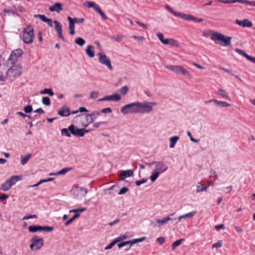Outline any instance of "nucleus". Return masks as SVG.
<instances>
[{
  "label": "nucleus",
  "instance_id": "12",
  "mask_svg": "<svg viewBox=\"0 0 255 255\" xmlns=\"http://www.w3.org/2000/svg\"><path fill=\"white\" fill-rule=\"evenodd\" d=\"M73 192L75 198H81L86 196L87 190L86 188L77 186L73 189Z\"/></svg>",
  "mask_w": 255,
  "mask_h": 255
},
{
  "label": "nucleus",
  "instance_id": "35",
  "mask_svg": "<svg viewBox=\"0 0 255 255\" xmlns=\"http://www.w3.org/2000/svg\"><path fill=\"white\" fill-rule=\"evenodd\" d=\"M11 186L10 185V184L9 183L7 180H6L3 183H2L1 185L0 189L1 190L6 191L8 190L10 188Z\"/></svg>",
  "mask_w": 255,
  "mask_h": 255
},
{
  "label": "nucleus",
  "instance_id": "32",
  "mask_svg": "<svg viewBox=\"0 0 255 255\" xmlns=\"http://www.w3.org/2000/svg\"><path fill=\"white\" fill-rule=\"evenodd\" d=\"M208 186H203L201 182H198L196 185V192L199 193L207 191Z\"/></svg>",
  "mask_w": 255,
  "mask_h": 255
},
{
  "label": "nucleus",
  "instance_id": "24",
  "mask_svg": "<svg viewBox=\"0 0 255 255\" xmlns=\"http://www.w3.org/2000/svg\"><path fill=\"white\" fill-rule=\"evenodd\" d=\"M166 8L171 13L174 15L176 16L179 17L183 19L185 13H183L181 12H176L174 11L168 5H165Z\"/></svg>",
  "mask_w": 255,
  "mask_h": 255
},
{
  "label": "nucleus",
  "instance_id": "4",
  "mask_svg": "<svg viewBox=\"0 0 255 255\" xmlns=\"http://www.w3.org/2000/svg\"><path fill=\"white\" fill-rule=\"evenodd\" d=\"M31 243L29 248L32 251L39 250L44 245L43 239L37 236H34L31 238Z\"/></svg>",
  "mask_w": 255,
  "mask_h": 255
},
{
  "label": "nucleus",
  "instance_id": "39",
  "mask_svg": "<svg viewBox=\"0 0 255 255\" xmlns=\"http://www.w3.org/2000/svg\"><path fill=\"white\" fill-rule=\"evenodd\" d=\"M156 35L160 41L162 43L164 44H167L168 43V40L167 39H163V35L161 33L158 32Z\"/></svg>",
  "mask_w": 255,
  "mask_h": 255
},
{
  "label": "nucleus",
  "instance_id": "26",
  "mask_svg": "<svg viewBox=\"0 0 255 255\" xmlns=\"http://www.w3.org/2000/svg\"><path fill=\"white\" fill-rule=\"evenodd\" d=\"M67 19L69 21V28L70 30V33L71 35H74L75 34L74 30V24L73 23V18L70 16H68Z\"/></svg>",
  "mask_w": 255,
  "mask_h": 255
},
{
  "label": "nucleus",
  "instance_id": "5",
  "mask_svg": "<svg viewBox=\"0 0 255 255\" xmlns=\"http://www.w3.org/2000/svg\"><path fill=\"white\" fill-rule=\"evenodd\" d=\"M156 105L155 102H138V113H149L152 111V106Z\"/></svg>",
  "mask_w": 255,
  "mask_h": 255
},
{
  "label": "nucleus",
  "instance_id": "45",
  "mask_svg": "<svg viewBox=\"0 0 255 255\" xmlns=\"http://www.w3.org/2000/svg\"><path fill=\"white\" fill-rule=\"evenodd\" d=\"M41 94H47L51 96H52L54 95V93L50 89H45L44 90L40 91Z\"/></svg>",
  "mask_w": 255,
  "mask_h": 255
},
{
  "label": "nucleus",
  "instance_id": "61",
  "mask_svg": "<svg viewBox=\"0 0 255 255\" xmlns=\"http://www.w3.org/2000/svg\"><path fill=\"white\" fill-rule=\"evenodd\" d=\"M123 36L122 35H118L116 36L113 37L112 38L117 42L121 41L123 39Z\"/></svg>",
  "mask_w": 255,
  "mask_h": 255
},
{
  "label": "nucleus",
  "instance_id": "44",
  "mask_svg": "<svg viewBox=\"0 0 255 255\" xmlns=\"http://www.w3.org/2000/svg\"><path fill=\"white\" fill-rule=\"evenodd\" d=\"M240 3L248 4L250 6L255 7V0L249 1L248 0H240Z\"/></svg>",
  "mask_w": 255,
  "mask_h": 255
},
{
  "label": "nucleus",
  "instance_id": "54",
  "mask_svg": "<svg viewBox=\"0 0 255 255\" xmlns=\"http://www.w3.org/2000/svg\"><path fill=\"white\" fill-rule=\"evenodd\" d=\"M236 51L239 54L244 56L246 58H247L249 55L246 53L245 52H244L243 50L240 49H236Z\"/></svg>",
  "mask_w": 255,
  "mask_h": 255
},
{
  "label": "nucleus",
  "instance_id": "53",
  "mask_svg": "<svg viewBox=\"0 0 255 255\" xmlns=\"http://www.w3.org/2000/svg\"><path fill=\"white\" fill-rule=\"evenodd\" d=\"M23 110L25 113H29L32 111V107L31 105H27L24 107Z\"/></svg>",
  "mask_w": 255,
  "mask_h": 255
},
{
  "label": "nucleus",
  "instance_id": "55",
  "mask_svg": "<svg viewBox=\"0 0 255 255\" xmlns=\"http://www.w3.org/2000/svg\"><path fill=\"white\" fill-rule=\"evenodd\" d=\"M99 95V92L98 91H93L90 94V98L92 99H96Z\"/></svg>",
  "mask_w": 255,
  "mask_h": 255
},
{
  "label": "nucleus",
  "instance_id": "37",
  "mask_svg": "<svg viewBox=\"0 0 255 255\" xmlns=\"http://www.w3.org/2000/svg\"><path fill=\"white\" fill-rule=\"evenodd\" d=\"M53 180V178H48L47 179H41L36 184L32 185L30 186V187H36V186H38V185H39L40 184H41L42 183L47 182H49V181H52Z\"/></svg>",
  "mask_w": 255,
  "mask_h": 255
},
{
  "label": "nucleus",
  "instance_id": "17",
  "mask_svg": "<svg viewBox=\"0 0 255 255\" xmlns=\"http://www.w3.org/2000/svg\"><path fill=\"white\" fill-rule=\"evenodd\" d=\"M236 23L243 27H251L253 25L252 22L248 19H245L243 20L237 19Z\"/></svg>",
  "mask_w": 255,
  "mask_h": 255
},
{
  "label": "nucleus",
  "instance_id": "51",
  "mask_svg": "<svg viewBox=\"0 0 255 255\" xmlns=\"http://www.w3.org/2000/svg\"><path fill=\"white\" fill-rule=\"evenodd\" d=\"M86 210V208L75 209L69 211L70 213L74 212L75 214L83 212Z\"/></svg>",
  "mask_w": 255,
  "mask_h": 255
},
{
  "label": "nucleus",
  "instance_id": "41",
  "mask_svg": "<svg viewBox=\"0 0 255 255\" xmlns=\"http://www.w3.org/2000/svg\"><path fill=\"white\" fill-rule=\"evenodd\" d=\"M159 173L154 170L153 171L151 175L150 176V179L152 182H154L158 178Z\"/></svg>",
  "mask_w": 255,
  "mask_h": 255
},
{
  "label": "nucleus",
  "instance_id": "21",
  "mask_svg": "<svg viewBox=\"0 0 255 255\" xmlns=\"http://www.w3.org/2000/svg\"><path fill=\"white\" fill-rule=\"evenodd\" d=\"M49 10L51 12L56 11L59 12L62 10V4L60 3L56 2L54 4L49 7Z\"/></svg>",
  "mask_w": 255,
  "mask_h": 255
},
{
  "label": "nucleus",
  "instance_id": "40",
  "mask_svg": "<svg viewBox=\"0 0 255 255\" xmlns=\"http://www.w3.org/2000/svg\"><path fill=\"white\" fill-rule=\"evenodd\" d=\"M80 216V213L75 214L72 218H70L67 221H66L64 225L65 226H68L75 219L78 218Z\"/></svg>",
  "mask_w": 255,
  "mask_h": 255
},
{
  "label": "nucleus",
  "instance_id": "6",
  "mask_svg": "<svg viewBox=\"0 0 255 255\" xmlns=\"http://www.w3.org/2000/svg\"><path fill=\"white\" fill-rule=\"evenodd\" d=\"M138 102L127 104L122 107L121 111L124 114L138 113Z\"/></svg>",
  "mask_w": 255,
  "mask_h": 255
},
{
  "label": "nucleus",
  "instance_id": "34",
  "mask_svg": "<svg viewBox=\"0 0 255 255\" xmlns=\"http://www.w3.org/2000/svg\"><path fill=\"white\" fill-rule=\"evenodd\" d=\"M155 221L156 222V223L155 224H153V226L154 227H160L161 226L167 224L165 222V220L164 218H163L161 219H155Z\"/></svg>",
  "mask_w": 255,
  "mask_h": 255
},
{
  "label": "nucleus",
  "instance_id": "13",
  "mask_svg": "<svg viewBox=\"0 0 255 255\" xmlns=\"http://www.w3.org/2000/svg\"><path fill=\"white\" fill-rule=\"evenodd\" d=\"M154 163L155 165V169L154 170L158 172L160 174L163 173L168 169L167 165L162 162L155 161Z\"/></svg>",
  "mask_w": 255,
  "mask_h": 255
},
{
  "label": "nucleus",
  "instance_id": "63",
  "mask_svg": "<svg viewBox=\"0 0 255 255\" xmlns=\"http://www.w3.org/2000/svg\"><path fill=\"white\" fill-rule=\"evenodd\" d=\"M128 245V241H124L122 242H121L118 244V247L119 249L122 248V247Z\"/></svg>",
  "mask_w": 255,
  "mask_h": 255
},
{
  "label": "nucleus",
  "instance_id": "19",
  "mask_svg": "<svg viewBox=\"0 0 255 255\" xmlns=\"http://www.w3.org/2000/svg\"><path fill=\"white\" fill-rule=\"evenodd\" d=\"M183 19L189 20V21H193L196 22H201L203 21L204 19L202 18H198L195 17L191 14H185Z\"/></svg>",
  "mask_w": 255,
  "mask_h": 255
},
{
  "label": "nucleus",
  "instance_id": "49",
  "mask_svg": "<svg viewBox=\"0 0 255 255\" xmlns=\"http://www.w3.org/2000/svg\"><path fill=\"white\" fill-rule=\"evenodd\" d=\"M128 90V88L127 86H125L121 88L119 90L120 93L123 95H126Z\"/></svg>",
  "mask_w": 255,
  "mask_h": 255
},
{
  "label": "nucleus",
  "instance_id": "48",
  "mask_svg": "<svg viewBox=\"0 0 255 255\" xmlns=\"http://www.w3.org/2000/svg\"><path fill=\"white\" fill-rule=\"evenodd\" d=\"M53 227L50 226H41V231H44L47 232H50L53 231Z\"/></svg>",
  "mask_w": 255,
  "mask_h": 255
},
{
  "label": "nucleus",
  "instance_id": "43",
  "mask_svg": "<svg viewBox=\"0 0 255 255\" xmlns=\"http://www.w3.org/2000/svg\"><path fill=\"white\" fill-rule=\"evenodd\" d=\"M75 42L79 46H82L85 44V40L81 37H78L75 40Z\"/></svg>",
  "mask_w": 255,
  "mask_h": 255
},
{
  "label": "nucleus",
  "instance_id": "57",
  "mask_svg": "<svg viewBox=\"0 0 255 255\" xmlns=\"http://www.w3.org/2000/svg\"><path fill=\"white\" fill-rule=\"evenodd\" d=\"M128 191V189L127 187H123L119 191L118 194L119 195L124 194L126 193H127Z\"/></svg>",
  "mask_w": 255,
  "mask_h": 255
},
{
  "label": "nucleus",
  "instance_id": "10",
  "mask_svg": "<svg viewBox=\"0 0 255 255\" xmlns=\"http://www.w3.org/2000/svg\"><path fill=\"white\" fill-rule=\"evenodd\" d=\"M99 56V62L107 66V67L110 70H113V67L111 65L110 59L108 58L105 53H99L98 54Z\"/></svg>",
  "mask_w": 255,
  "mask_h": 255
},
{
  "label": "nucleus",
  "instance_id": "9",
  "mask_svg": "<svg viewBox=\"0 0 255 255\" xmlns=\"http://www.w3.org/2000/svg\"><path fill=\"white\" fill-rule=\"evenodd\" d=\"M69 129L70 133L76 136H83L85 133L89 131V130L85 128H78L73 125H71L69 127Z\"/></svg>",
  "mask_w": 255,
  "mask_h": 255
},
{
  "label": "nucleus",
  "instance_id": "27",
  "mask_svg": "<svg viewBox=\"0 0 255 255\" xmlns=\"http://www.w3.org/2000/svg\"><path fill=\"white\" fill-rule=\"evenodd\" d=\"M86 53L90 58H93L94 56V46L91 45L87 46L86 49Z\"/></svg>",
  "mask_w": 255,
  "mask_h": 255
},
{
  "label": "nucleus",
  "instance_id": "58",
  "mask_svg": "<svg viewBox=\"0 0 255 255\" xmlns=\"http://www.w3.org/2000/svg\"><path fill=\"white\" fill-rule=\"evenodd\" d=\"M175 213H172L169 214L167 217H164L166 223L167 224L169 221H173L175 218L170 217V216H174Z\"/></svg>",
  "mask_w": 255,
  "mask_h": 255
},
{
  "label": "nucleus",
  "instance_id": "8",
  "mask_svg": "<svg viewBox=\"0 0 255 255\" xmlns=\"http://www.w3.org/2000/svg\"><path fill=\"white\" fill-rule=\"evenodd\" d=\"M86 5L88 7H93L101 16V18L103 20H106L108 17L105 14V13L102 10L100 6L94 1H87L86 2Z\"/></svg>",
  "mask_w": 255,
  "mask_h": 255
},
{
  "label": "nucleus",
  "instance_id": "38",
  "mask_svg": "<svg viewBox=\"0 0 255 255\" xmlns=\"http://www.w3.org/2000/svg\"><path fill=\"white\" fill-rule=\"evenodd\" d=\"M184 241V239H180L173 242L171 245L172 250H173L176 247L180 246Z\"/></svg>",
  "mask_w": 255,
  "mask_h": 255
},
{
  "label": "nucleus",
  "instance_id": "2",
  "mask_svg": "<svg viewBox=\"0 0 255 255\" xmlns=\"http://www.w3.org/2000/svg\"><path fill=\"white\" fill-rule=\"evenodd\" d=\"M34 36V29L31 25H28L23 29L22 33V39L24 43L28 44L32 43Z\"/></svg>",
  "mask_w": 255,
  "mask_h": 255
},
{
  "label": "nucleus",
  "instance_id": "16",
  "mask_svg": "<svg viewBox=\"0 0 255 255\" xmlns=\"http://www.w3.org/2000/svg\"><path fill=\"white\" fill-rule=\"evenodd\" d=\"M58 114L61 117H68L71 115L70 109L67 105H64L58 111Z\"/></svg>",
  "mask_w": 255,
  "mask_h": 255
},
{
  "label": "nucleus",
  "instance_id": "56",
  "mask_svg": "<svg viewBox=\"0 0 255 255\" xmlns=\"http://www.w3.org/2000/svg\"><path fill=\"white\" fill-rule=\"evenodd\" d=\"M35 17H39L41 19V20L44 22H46L47 20L48 19V18H47L45 15L43 14L36 15Z\"/></svg>",
  "mask_w": 255,
  "mask_h": 255
},
{
  "label": "nucleus",
  "instance_id": "25",
  "mask_svg": "<svg viewBox=\"0 0 255 255\" xmlns=\"http://www.w3.org/2000/svg\"><path fill=\"white\" fill-rule=\"evenodd\" d=\"M197 212L195 211H193L184 215H181L178 217V219L179 221H180L183 219L185 218H192L196 214Z\"/></svg>",
  "mask_w": 255,
  "mask_h": 255
},
{
  "label": "nucleus",
  "instance_id": "52",
  "mask_svg": "<svg viewBox=\"0 0 255 255\" xmlns=\"http://www.w3.org/2000/svg\"><path fill=\"white\" fill-rule=\"evenodd\" d=\"M73 22L74 24H75V23H82L84 22V21L85 20L84 18H73Z\"/></svg>",
  "mask_w": 255,
  "mask_h": 255
},
{
  "label": "nucleus",
  "instance_id": "30",
  "mask_svg": "<svg viewBox=\"0 0 255 255\" xmlns=\"http://www.w3.org/2000/svg\"><path fill=\"white\" fill-rule=\"evenodd\" d=\"M216 93L218 95H220L223 98L226 99L231 100L230 98L229 97L226 92L222 89H218V90L216 92Z\"/></svg>",
  "mask_w": 255,
  "mask_h": 255
},
{
  "label": "nucleus",
  "instance_id": "20",
  "mask_svg": "<svg viewBox=\"0 0 255 255\" xmlns=\"http://www.w3.org/2000/svg\"><path fill=\"white\" fill-rule=\"evenodd\" d=\"M99 113L97 112H94L91 114H87L86 116V120L89 123H92L99 116Z\"/></svg>",
  "mask_w": 255,
  "mask_h": 255
},
{
  "label": "nucleus",
  "instance_id": "3",
  "mask_svg": "<svg viewBox=\"0 0 255 255\" xmlns=\"http://www.w3.org/2000/svg\"><path fill=\"white\" fill-rule=\"evenodd\" d=\"M21 74V68L18 66H13L9 68L6 72V78L10 81H13Z\"/></svg>",
  "mask_w": 255,
  "mask_h": 255
},
{
  "label": "nucleus",
  "instance_id": "59",
  "mask_svg": "<svg viewBox=\"0 0 255 255\" xmlns=\"http://www.w3.org/2000/svg\"><path fill=\"white\" fill-rule=\"evenodd\" d=\"M107 124L106 122H99L97 123H95L93 124V127L95 128H98L100 126L103 125H105Z\"/></svg>",
  "mask_w": 255,
  "mask_h": 255
},
{
  "label": "nucleus",
  "instance_id": "62",
  "mask_svg": "<svg viewBox=\"0 0 255 255\" xmlns=\"http://www.w3.org/2000/svg\"><path fill=\"white\" fill-rule=\"evenodd\" d=\"M187 135L190 137V140L194 142H198L199 140L194 138L192 135L191 132L189 131H187Z\"/></svg>",
  "mask_w": 255,
  "mask_h": 255
},
{
  "label": "nucleus",
  "instance_id": "36",
  "mask_svg": "<svg viewBox=\"0 0 255 255\" xmlns=\"http://www.w3.org/2000/svg\"><path fill=\"white\" fill-rule=\"evenodd\" d=\"M31 155L30 154H28L27 155H26L24 156H21V160H20L21 164L23 165L26 164L28 162V160L31 157Z\"/></svg>",
  "mask_w": 255,
  "mask_h": 255
},
{
  "label": "nucleus",
  "instance_id": "33",
  "mask_svg": "<svg viewBox=\"0 0 255 255\" xmlns=\"http://www.w3.org/2000/svg\"><path fill=\"white\" fill-rule=\"evenodd\" d=\"M41 226L40 225H33L28 227V231L31 233H34L37 231H41Z\"/></svg>",
  "mask_w": 255,
  "mask_h": 255
},
{
  "label": "nucleus",
  "instance_id": "22",
  "mask_svg": "<svg viewBox=\"0 0 255 255\" xmlns=\"http://www.w3.org/2000/svg\"><path fill=\"white\" fill-rule=\"evenodd\" d=\"M22 179V176L21 175H15L12 176L11 177L9 178L7 180L9 182V183L10 184V185L12 186V185H14L16 182H17L18 181H20Z\"/></svg>",
  "mask_w": 255,
  "mask_h": 255
},
{
  "label": "nucleus",
  "instance_id": "64",
  "mask_svg": "<svg viewBox=\"0 0 255 255\" xmlns=\"http://www.w3.org/2000/svg\"><path fill=\"white\" fill-rule=\"evenodd\" d=\"M222 246V242L221 241H219L217 243H215L213 245H212V248H220Z\"/></svg>",
  "mask_w": 255,
  "mask_h": 255
},
{
  "label": "nucleus",
  "instance_id": "60",
  "mask_svg": "<svg viewBox=\"0 0 255 255\" xmlns=\"http://www.w3.org/2000/svg\"><path fill=\"white\" fill-rule=\"evenodd\" d=\"M147 179H142L140 180H137L135 181V183L136 185L139 186L142 184L145 183L147 182Z\"/></svg>",
  "mask_w": 255,
  "mask_h": 255
},
{
  "label": "nucleus",
  "instance_id": "18",
  "mask_svg": "<svg viewBox=\"0 0 255 255\" xmlns=\"http://www.w3.org/2000/svg\"><path fill=\"white\" fill-rule=\"evenodd\" d=\"M133 175V171L130 169L122 170L120 174V180H124L126 178L132 176Z\"/></svg>",
  "mask_w": 255,
  "mask_h": 255
},
{
  "label": "nucleus",
  "instance_id": "46",
  "mask_svg": "<svg viewBox=\"0 0 255 255\" xmlns=\"http://www.w3.org/2000/svg\"><path fill=\"white\" fill-rule=\"evenodd\" d=\"M69 131V127L67 128H62L61 129V134L67 137H70L71 134Z\"/></svg>",
  "mask_w": 255,
  "mask_h": 255
},
{
  "label": "nucleus",
  "instance_id": "50",
  "mask_svg": "<svg viewBox=\"0 0 255 255\" xmlns=\"http://www.w3.org/2000/svg\"><path fill=\"white\" fill-rule=\"evenodd\" d=\"M117 243V241L115 239V240L113 242L110 243L107 246L105 247V249L106 250H107L112 249V247Z\"/></svg>",
  "mask_w": 255,
  "mask_h": 255
},
{
  "label": "nucleus",
  "instance_id": "14",
  "mask_svg": "<svg viewBox=\"0 0 255 255\" xmlns=\"http://www.w3.org/2000/svg\"><path fill=\"white\" fill-rule=\"evenodd\" d=\"M121 99V97L117 94H114L111 95L106 96L98 100L99 102H103L105 101H119Z\"/></svg>",
  "mask_w": 255,
  "mask_h": 255
},
{
  "label": "nucleus",
  "instance_id": "28",
  "mask_svg": "<svg viewBox=\"0 0 255 255\" xmlns=\"http://www.w3.org/2000/svg\"><path fill=\"white\" fill-rule=\"evenodd\" d=\"M71 170H72L71 167L64 168L56 173H50V175H64L65 173H66L67 172H68V171H70Z\"/></svg>",
  "mask_w": 255,
  "mask_h": 255
},
{
  "label": "nucleus",
  "instance_id": "7",
  "mask_svg": "<svg viewBox=\"0 0 255 255\" xmlns=\"http://www.w3.org/2000/svg\"><path fill=\"white\" fill-rule=\"evenodd\" d=\"M164 67L177 74H181L184 76L189 77L190 76L189 72L183 66L180 65H164Z\"/></svg>",
  "mask_w": 255,
  "mask_h": 255
},
{
  "label": "nucleus",
  "instance_id": "11",
  "mask_svg": "<svg viewBox=\"0 0 255 255\" xmlns=\"http://www.w3.org/2000/svg\"><path fill=\"white\" fill-rule=\"evenodd\" d=\"M22 54L23 51L21 49L18 48L13 50L8 58V60L11 61L12 63L16 62L18 58L20 57Z\"/></svg>",
  "mask_w": 255,
  "mask_h": 255
},
{
  "label": "nucleus",
  "instance_id": "47",
  "mask_svg": "<svg viewBox=\"0 0 255 255\" xmlns=\"http://www.w3.org/2000/svg\"><path fill=\"white\" fill-rule=\"evenodd\" d=\"M42 103L46 106H49L50 105V100L48 97H44L42 99Z\"/></svg>",
  "mask_w": 255,
  "mask_h": 255
},
{
  "label": "nucleus",
  "instance_id": "42",
  "mask_svg": "<svg viewBox=\"0 0 255 255\" xmlns=\"http://www.w3.org/2000/svg\"><path fill=\"white\" fill-rule=\"evenodd\" d=\"M215 104L221 106L222 107L226 108L230 106V105L226 102L219 101L216 100Z\"/></svg>",
  "mask_w": 255,
  "mask_h": 255
},
{
  "label": "nucleus",
  "instance_id": "1",
  "mask_svg": "<svg viewBox=\"0 0 255 255\" xmlns=\"http://www.w3.org/2000/svg\"><path fill=\"white\" fill-rule=\"evenodd\" d=\"M211 39L216 43L222 46L226 47L231 44L232 37L226 36L218 32H213L211 34Z\"/></svg>",
  "mask_w": 255,
  "mask_h": 255
},
{
  "label": "nucleus",
  "instance_id": "15",
  "mask_svg": "<svg viewBox=\"0 0 255 255\" xmlns=\"http://www.w3.org/2000/svg\"><path fill=\"white\" fill-rule=\"evenodd\" d=\"M54 23L55 24V29L56 32H57L58 37L63 41H65V38L62 35V25L60 23H59L57 20L54 21Z\"/></svg>",
  "mask_w": 255,
  "mask_h": 255
},
{
  "label": "nucleus",
  "instance_id": "23",
  "mask_svg": "<svg viewBox=\"0 0 255 255\" xmlns=\"http://www.w3.org/2000/svg\"><path fill=\"white\" fill-rule=\"evenodd\" d=\"M132 237L131 234L129 232H126L124 234L120 235L119 236L117 237L115 239L118 243H119L124 240L131 238Z\"/></svg>",
  "mask_w": 255,
  "mask_h": 255
},
{
  "label": "nucleus",
  "instance_id": "31",
  "mask_svg": "<svg viewBox=\"0 0 255 255\" xmlns=\"http://www.w3.org/2000/svg\"><path fill=\"white\" fill-rule=\"evenodd\" d=\"M179 139V137L178 136H174L171 137L169 138V147L170 148H173L175 146V145L176 143L177 140Z\"/></svg>",
  "mask_w": 255,
  "mask_h": 255
},
{
  "label": "nucleus",
  "instance_id": "29",
  "mask_svg": "<svg viewBox=\"0 0 255 255\" xmlns=\"http://www.w3.org/2000/svg\"><path fill=\"white\" fill-rule=\"evenodd\" d=\"M146 239V237H142L140 238L134 239H132L131 240H129V241H128V245H130V246H132L133 245H134L135 244L143 242Z\"/></svg>",
  "mask_w": 255,
  "mask_h": 255
}]
</instances>
